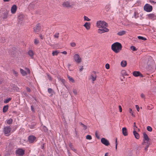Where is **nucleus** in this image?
Listing matches in <instances>:
<instances>
[{"mask_svg":"<svg viewBox=\"0 0 156 156\" xmlns=\"http://www.w3.org/2000/svg\"><path fill=\"white\" fill-rule=\"evenodd\" d=\"M122 48L121 44L118 42L113 43L111 46L112 50L116 53H119L121 50Z\"/></svg>","mask_w":156,"mask_h":156,"instance_id":"f257e3e1","label":"nucleus"},{"mask_svg":"<svg viewBox=\"0 0 156 156\" xmlns=\"http://www.w3.org/2000/svg\"><path fill=\"white\" fill-rule=\"evenodd\" d=\"M11 128L10 126H5L3 128V132L6 136H8L10 135Z\"/></svg>","mask_w":156,"mask_h":156,"instance_id":"f03ea898","label":"nucleus"},{"mask_svg":"<svg viewBox=\"0 0 156 156\" xmlns=\"http://www.w3.org/2000/svg\"><path fill=\"white\" fill-rule=\"evenodd\" d=\"M107 23L104 21H98L96 23V26L98 28H103L107 27Z\"/></svg>","mask_w":156,"mask_h":156,"instance_id":"7ed1b4c3","label":"nucleus"},{"mask_svg":"<svg viewBox=\"0 0 156 156\" xmlns=\"http://www.w3.org/2000/svg\"><path fill=\"white\" fill-rule=\"evenodd\" d=\"M152 6L148 4H146L144 7V10L147 12H150L152 10Z\"/></svg>","mask_w":156,"mask_h":156,"instance_id":"20e7f679","label":"nucleus"},{"mask_svg":"<svg viewBox=\"0 0 156 156\" xmlns=\"http://www.w3.org/2000/svg\"><path fill=\"white\" fill-rule=\"evenodd\" d=\"M73 58L75 61L77 63H80L82 61L81 58L80 57L79 55L78 54L74 55Z\"/></svg>","mask_w":156,"mask_h":156,"instance_id":"39448f33","label":"nucleus"},{"mask_svg":"<svg viewBox=\"0 0 156 156\" xmlns=\"http://www.w3.org/2000/svg\"><path fill=\"white\" fill-rule=\"evenodd\" d=\"M25 153V151L22 148H19L16 151V154L18 156H23Z\"/></svg>","mask_w":156,"mask_h":156,"instance_id":"423d86ee","label":"nucleus"},{"mask_svg":"<svg viewBox=\"0 0 156 156\" xmlns=\"http://www.w3.org/2000/svg\"><path fill=\"white\" fill-rule=\"evenodd\" d=\"M143 142L142 143V144H144L146 142L145 141H146L147 142H148V141L149 140V139L147 135V134L145 133L144 132L143 133Z\"/></svg>","mask_w":156,"mask_h":156,"instance_id":"0eeeda50","label":"nucleus"},{"mask_svg":"<svg viewBox=\"0 0 156 156\" xmlns=\"http://www.w3.org/2000/svg\"><path fill=\"white\" fill-rule=\"evenodd\" d=\"M97 75L96 74V72L95 71L93 72L90 76V78L93 81H94L96 80Z\"/></svg>","mask_w":156,"mask_h":156,"instance_id":"6e6552de","label":"nucleus"},{"mask_svg":"<svg viewBox=\"0 0 156 156\" xmlns=\"http://www.w3.org/2000/svg\"><path fill=\"white\" fill-rule=\"evenodd\" d=\"M107 32V28L106 27L99 28L98 30V32L99 34H102Z\"/></svg>","mask_w":156,"mask_h":156,"instance_id":"1a4fd4ad","label":"nucleus"},{"mask_svg":"<svg viewBox=\"0 0 156 156\" xmlns=\"http://www.w3.org/2000/svg\"><path fill=\"white\" fill-rule=\"evenodd\" d=\"M41 27L39 24H37L36 25L35 27L34 28V31L37 33L40 30Z\"/></svg>","mask_w":156,"mask_h":156,"instance_id":"9d476101","label":"nucleus"},{"mask_svg":"<svg viewBox=\"0 0 156 156\" xmlns=\"http://www.w3.org/2000/svg\"><path fill=\"white\" fill-rule=\"evenodd\" d=\"M17 9V7L16 5H13L11 8V13L13 14L15 13L16 12Z\"/></svg>","mask_w":156,"mask_h":156,"instance_id":"9b49d317","label":"nucleus"},{"mask_svg":"<svg viewBox=\"0 0 156 156\" xmlns=\"http://www.w3.org/2000/svg\"><path fill=\"white\" fill-rule=\"evenodd\" d=\"M36 137L33 136H30L28 137V140L30 143H32L35 141Z\"/></svg>","mask_w":156,"mask_h":156,"instance_id":"f8f14e48","label":"nucleus"},{"mask_svg":"<svg viewBox=\"0 0 156 156\" xmlns=\"http://www.w3.org/2000/svg\"><path fill=\"white\" fill-rule=\"evenodd\" d=\"M133 75L137 77L138 76H140L142 77L143 76L140 73L139 71H134L133 72Z\"/></svg>","mask_w":156,"mask_h":156,"instance_id":"ddd939ff","label":"nucleus"},{"mask_svg":"<svg viewBox=\"0 0 156 156\" xmlns=\"http://www.w3.org/2000/svg\"><path fill=\"white\" fill-rule=\"evenodd\" d=\"M62 5L64 6H65L66 7H71L72 5L68 1L65 2L62 4Z\"/></svg>","mask_w":156,"mask_h":156,"instance_id":"4468645a","label":"nucleus"},{"mask_svg":"<svg viewBox=\"0 0 156 156\" xmlns=\"http://www.w3.org/2000/svg\"><path fill=\"white\" fill-rule=\"evenodd\" d=\"M148 18L150 19H155L156 18V16L153 14H150L147 15Z\"/></svg>","mask_w":156,"mask_h":156,"instance_id":"2eb2a0df","label":"nucleus"},{"mask_svg":"<svg viewBox=\"0 0 156 156\" xmlns=\"http://www.w3.org/2000/svg\"><path fill=\"white\" fill-rule=\"evenodd\" d=\"M122 132L123 134L125 136L127 135V131L126 127H123L122 129Z\"/></svg>","mask_w":156,"mask_h":156,"instance_id":"dca6fc26","label":"nucleus"},{"mask_svg":"<svg viewBox=\"0 0 156 156\" xmlns=\"http://www.w3.org/2000/svg\"><path fill=\"white\" fill-rule=\"evenodd\" d=\"M90 23L86 22L83 25V26L87 30H89L90 28Z\"/></svg>","mask_w":156,"mask_h":156,"instance_id":"f3484780","label":"nucleus"},{"mask_svg":"<svg viewBox=\"0 0 156 156\" xmlns=\"http://www.w3.org/2000/svg\"><path fill=\"white\" fill-rule=\"evenodd\" d=\"M133 135L135 138L137 139H138L140 138V135L136 130H134L133 132Z\"/></svg>","mask_w":156,"mask_h":156,"instance_id":"a211bd4d","label":"nucleus"},{"mask_svg":"<svg viewBox=\"0 0 156 156\" xmlns=\"http://www.w3.org/2000/svg\"><path fill=\"white\" fill-rule=\"evenodd\" d=\"M8 11L7 10L3 13V15L2 16V17L3 19H5L7 18L8 17Z\"/></svg>","mask_w":156,"mask_h":156,"instance_id":"6ab92c4d","label":"nucleus"},{"mask_svg":"<svg viewBox=\"0 0 156 156\" xmlns=\"http://www.w3.org/2000/svg\"><path fill=\"white\" fill-rule=\"evenodd\" d=\"M101 142L103 144L107 146V140L105 139L104 138H102L101 139Z\"/></svg>","mask_w":156,"mask_h":156,"instance_id":"aec40b11","label":"nucleus"},{"mask_svg":"<svg viewBox=\"0 0 156 156\" xmlns=\"http://www.w3.org/2000/svg\"><path fill=\"white\" fill-rule=\"evenodd\" d=\"M28 54L30 56L31 58H33L34 53L33 51L29 50L28 52Z\"/></svg>","mask_w":156,"mask_h":156,"instance_id":"412c9836","label":"nucleus"},{"mask_svg":"<svg viewBox=\"0 0 156 156\" xmlns=\"http://www.w3.org/2000/svg\"><path fill=\"white\" fill-rule=\"evenodd\" d=\"M126 31H121L118 32V33H117V35L120 36H122L123 35L125 34H126Z\"/></svg>","mask_w":156,"mask_h":156,"instance_id":"4be33fe9","label":"nucleus"},{"mask_svg":"<svg viewBox=\"0 0 156 156\" xmlns=\"http://www.w3.org/2000/svg\"><path fill=\"white\" fill-rule=\"evenodd\" d=\"M127 64L126 62L125 61H122L121 63V65L122 67H125Z\"/></svg>","mask_w":156,"mask_h":156,"instance_id":"5701e85b","label":"nucleus"},{"mask_svg":"<svg viewBox=\"0 0 156 156\" xmlns=\"http://www.w3.org/2000/svg\"><path fill=\"white\" fill-rule=\"evenodd\" d=\"M8 107L9 106L8 105L4 106L3 108V112L4 113H5L7 111Z\"/></svg>","mask_w":156,"mask_h":156,"instance_id":"b1692460","label":"nucleus"},{"mask_svg":"<svg viewBox=\"0 0 156 156\" xmlns=\"http://www.w3.org/2000/svg\"><path fill=\"white\" fill-rule=\"evenodd\" d=\"M20 71L23 76H25L27 74L26 72L21 69H20Z\"/></svg>","mask_w":156,"mask_h":156,"instance_id":"393cba45","label":"nucleus"},{"mask_svg":"<svg viewBox=\"0 0 156 156\" xmlns=\"http://www.w3.org/2000/svg\"><path fill=\"white\" fill-rule=\"evenodd\" d=\"M59 52L58 51H53L52 53L53 56L57 55Z\"/></svg>","mask_w":156,"mask_h":156,"instance_id":"a878e982","label":"nucleus"},{"mask_svg":"<svg viewBox=\"0 0 156 156\" xmlns=\"http://www.w3.org/2000/svg\"><path fill=\"white\" fill-rule=\"evenodd\" d=\"M67 77L69 81L72 82V83H74L75 82L73 78L72 77H71V76H69V75L67 76Z\"/></svg>","mask_w":156,"mask_h":156,"instance_id":"bb28decb","label":"nucleus"},{"mask_svg":"<svg viewBox=\"0 0 156 156\" xmlns=\"http://www.w3.org/2000/svg\"><path fill=\"white\" fill-rule=\"evenodd\" d=\"M69 146L72 149V150L73 151H74L75 152L76 151V150L74 148L72 144L71 143H70L69 144Z\"/></svg>","mask_w":156,"mask_h":156,"instance_id":"cd10ccee","label":"nucleus"},{"mask_svg":"<svg viewBox=\"0 0 156 156\" xmlns=\"http://www.w3.org/2000/svg\"><path fill=\"white\" fill-rule=\"evenodd\" d=\"M11 98H9L8 99H6L4 100V102L5 103H8L11 100Z\"/></svg>","mask_w":156,"mask_h":156,"instance_id":"c85d7f7f","label":"nucleus"},{"mask_svg":"<svg viewBox=\"0 0 156 156\" xmlns=\"http://www.w3.org/2000/svg\"><path fill=\"white\" fill-rule=\"evenodd\" d=\"M133 16L136 19L139 17L138 13L136 12H135L134 13Z\"/></svg>","mask_w":156,"mask_h":156,"instance_id":"c756f323","label":"nucleus"},{"mask_svg":"<svg viewBox=\"0 0 156 156\" xmlns=\"http://www.w3.org/2000/svg\"><path fill=\"white\" fill-rule=\"evenodd\" d=\"M12 119H10L7 120V123L9 124H10L12 123Z\"/></svg>","mask_w":156,"mask_h":156,"instance_id":"7c9ffc66","label":"nucleus"},{"mask_svg":"<svg viewBox=\"0 0 156 156\" xmlns=\"http://www.w3.org/2000/svg\"><path fill=\"white\" fill-rule=\"evenodd\" d=\"M138 38L140 40H142L144 41L146 40V38L145 37H143L142 36H139L138 37Z\"/></svg>","mask_w":156,"mask_h":156,"instance_id":"2f4dec72","label":"nucleus"},{"mask_svg":"<svg viewBox=\"0 0 156 156\" xmlns=\"http://www.w3.org/2000/svg\"><path fill=\"white\" fill-rule=\"evenodd\" d=\"M48 92L49 93L51 94V96L53 95V91L52 90L51 88H48Z\"/></svg>","mask_w":156,"mask_h":156,"instance_id":"473e14b6","label":"nucleus"},{"mask_svg":"<svg viewBox=\"0 0 156 156\" xmlns=\"http://www.w3.org/2000/svg\"><path fill=\"white\" fill-rule=\"evenodd\" d=\"M147 129L148 131L150 132L152 131V130L151 127L149 126L147 127Z\"/></svg>","mask_w":156,"mask_h":156,"instance_id":"72a5a7b5","label":"nucleus"},{"mask_svg":"<svg viewBox=\"0 0 156 156\" xmlns=\"http://www.w3.org/2000/svg\"><path fill=\"white\" fill-rule=\"evenodd\" d=\"M95 136L97 139H100V136L98 134V131H96L95 133Z\"/></svg>","mask_w":156,"mask_h":156,"instance_id":"f704fd0d","label":"nucleus"},{"mask_svg":"<svg viewBox=\"0 0 156 156\" xmlns=\"http://www.w3.org/2000/svg\"><path fill=\"white\" fill-rule=\"evenodd\" d=\"M84 20L87 21H90V19H89L88 17L86 16H84Z\"/></svg>","mask_w":156,"mask_h":156,"instance_id":"c9c22d12","label":"nucleus"},{"mask_svg":"<svg viewBox=\"0 0 156 156\" xmlns=\"http://www.w3.org/2000/svg\"><path fill=\"white\" fill-rule=\"evenodd\" d=\"M86 138L89 140H90L92 139V137L90 135H87L86 136Z\"/></svg>","mask_w":156,"mask_h":156,"instance_id":"e433bc0d","label":"nucleus"},{"mask_svg":"<svg viewBox=\"0 0 156 156\" xmlns=\"http://www.w3.org/2000/svg\"><path fill=\"white\" fill-rule=\"evenodd\" d=\"M131 49L133 51H136L137 50L136 48V47L134 46H132L130 47Z\"/></svg>","mask_w":156,"mask_h":156,"instance_id":"4c0bfd02","label":"nucleus"},{"mask_svg":"<svg viewBox=\"0 0 156 156\" xmlns=\"http://www.w3.org/2000/svg\"><path fill=\"white\" fill-rule=\"evenodd\" d=\"M73 92L75 95H77V90L76 89H74L73 90Z\"/></svg>","mask_w":156,"mask_h":156,"instance_id":"58836bf2","label":"nucleus"},{"mask_svg":"<svg viewBox=\"0 0 156 156\" xmlns=\"http://www.w3.org/2000/svg\"><path fill=\"white\" fill-rule=\"evenodd\" d=\"M58 35L59 33H56L55 34V35H54V38H58Z\"/></svg>","mask_w":156,"mask_h":156,"instance_id":"ea45409f","label":"nucleus"},{"mask_svg":"<svg viewBox=\"0 0 156 156\" xmlns=\"http://www.w3.org/2000/svg\"><path fill=\"white\" fill-rule=\"evenodd\" d=\"M147 145L145 147V150L146 151H147V148H148V147L149 145V144H150L149 143V142H147Z\"/></svg>","mask_w":156,"mask_h":156,"instance_id":"a19ab883","label":"nucleus"},{"mask_svg":"<svg viewBox=\"0 0 156 156\" xmlns=\"http://www.w3.org/2000/svg\"><path fill=\"white\" fill-rule=\"evenodd\" d=\"M129 113L132 114V116H134V115L133 114V111H132V109L131 108H130L129 109Z\"/></svg>","mask_w":156,"mask_h":156,"instance_id":"79ce46f5","label":"nucleus"},{"mask_svg":"<svg viewBox=\"0 0 156 156\" xmlns=\"http://www.w3.org/2000/svg\"><path fill=\"white\" fill-rule=\"evenodd\" d=\"M70 44H71V46L73 47H75L76 45V43L74 42L71 43Z\"/></svg>","mask_w":156,"mask_h":156,"instance_id":"37998d69","label":"nucleus"},{"mask_svg":"<svg viewBox=\"0 0 156 156\" xmlns=\"http://www.w3.org/2000/svg\"><path fill=\"white\" fill-rule=\"evenodd\" d=\"M39 41L38 40H37V39H34V42L35 44H37L39 43Z\"/></svg>","mask_w":156,"mask_h":156,"instance_id":"c03bdc74","label":"nucleus"},{"mask_svg":"<svg viewBox=\"0 0 156 156\" xmlns=\"http://www.w3.org/2000/svg\"><path fill=\"white\" fill-rule=\"evenodd\" d=\"M43 129L44 132H46L48 130L47 128L44 126H43Z\"/></svg>","mask_w":156,"mask_h":156,"instance_id":"a18cd8bd","label":"nucleus"},{"mask_svg":"<svg viewBox=\"0 0 156 156\" xmlns=\"http://www.w3.org/2000/svg\"><path fill=\"white\" fill-rule=\"evenodd\" d=\"M137 128V127L136 126V123L134 122V123L133 125V129L134 130H135L136 128Z\"/></svg>","mask_w":156,"mask_h":156,"instance_id":"49530a36","label":"nucleus"},{"mask_svg":"<svg viewBox=\"0 0 156 156\" xmlns=\"http://www.w3.org/2000/svg\"><path fill=\"white\" fill-rule=\"evenodd\" d=\"M119 112H122V108L121 106L120 105H119Z\"/></svg>","mask_w":156,"mask_h":156,"instance_id":"de8ad7c7","label":"nucleus"},{"mask_svg":"<svg viewBox=\"0 0 156 156\" xmlns=\"http://www.w3.org/2000/svg\"><path fill=\"white\" fill-rule=\"evenodd\" d=\"M48 78V79L50 81H51L52 80V78L51 76L49 75H47Z\"/></svg>","mask_w":156,"mask_h":156,"instance_id":"09e8293b","label":"nucleus"},{"mask_svg":"<svg viewBox=\"0 0 156 156\" xmlns=\"http://www.w3.org/2000/svg\"><path fill=\"white\" fill-rule=\"evenodd\" d=\"M117 139H116L115 140V149L116 150L117 149Z\"/></svg>","mask_w":156,"mask_h":156,"instance_id":"8fccbe9b","label":"nucleus"},{"mask_svg":"<svg viewBox=\"0 0 156 156\" xmlns=\"http://www.w3.org/2000/svg\"><path fill=\"white\" fill-rule=\"evenodd\" d=\"M27 91L28 92H30L31 91L30 89L28 87L26 88Z\"/></svg>","mask_w":156,"mask_h":156,"instance_id":"3c124183","label":"nucleus"},{"mask_svg":"<svg viewBox=\"0 0 156 156\" xmlns=\"http://www.w3.org/2000/svg\"><path fill=\"white\" fill-rule=\"evenodd\" d=\"M136 108L137 111L139 112V107L138 105H136Z\"/></svg>","mask_w":156,"mask_h":156,"instance_id":"603ef678","label":"nucleus"},{"mask_svg":"<svg viewBox=\"0 0 156 156\" xmlns=\"http://www.w3.org/2000/svg\"><path fill=\"white\" fill-rule=\"evenodd\" d=\"M31 109L32 111V112H34V107L33 106H31Z\"/></svg>","mask_w":156,"mask_h":156,"instance_id":"864d4df0","label":"nucleus"},{"mask_svg":"<svg viewBox=\"0 0 156 156\" xmlns=\"http://www.w3.org/2000/svg\"><path fill=\"white\" fill-rule=\"evenodd\" d=\"M13 73L16 76H17V73L15 71H13Z\"/></svg>","mask_w":156,"mask_h":156,"instance_id":"5fc2aeb1","label":"nucleus"},{"mask_svg":"<svg viewBox=\"0 0 156 156\" xmlns=\"http://www.w3.org/2000/svg\"><path fill=\"white\" fill-rule=\"evenodd\" d=\"M81 124L83 126V127H84V129H87V126H86L84 125L83 124H82V123H81Z\"/></svg>","mask_w":156,"mask_h":156,"instance_id":"6e6d98bb","label":"nucleus"},{"mask_svg":"<svg viewBox=\"0 0 156 156\" xmlns=\"http://www.w3.org/2000/svg\"><path fill=\"white\" fill-rule=\"evenodd\" d=\"M141 97L142 98H144L145 97V95L144 94L142 93L141 94Z\"/></svg>","mask_w":156,"mask_h":156,"instance_id":"4d7b16f0","label":"nucleus"},{"mask_svg":"<svg viewBox=\"0 0 156 156\" xmlns=\"http://www.w3.org/2000/svg\"><path fill=\"white\" fill-rule=\"evenodd\" d=\"M62 53L63 54L66 55L67 53V52L66 51H64L62 52Z\"/></svg>","mask_w":156,"mask_h":156,"instance_id":"13d9d810","label":"nucleus"},{"mask_svg":"<svg viewBox=\"0 0 156 156\" xmlns=\"http://www.w3.org/2000/svg\"><path fill=\"white\" fill-rule=\"evenodd\" d=\"M26 69L27 70V72L28 73H30V70L28 69H27V68H26Z\"/></svg>","mask_w":156,"mask_h":156,"instance_id":"bf43d9fd","label":"nucleus"},{"mask_svg":"<svg viewBox=\"0 0 156 156\" xmlns=\"http://www.w3.org/2000/svg\"><path fill=\"white\" fill-rule=\"evenodd\" d=\"M83 69V66H82L81 68L80 69V71H81Z\"/></svg>","mask_w":156,"mask_h":156,"instance_id":"052dcab7","label":"nucleus"},{"mask_svg":"<svg viewBox=\"0 0 156 156\" xmlns=\"http://www.w3.org/2000/svg\"><path fill=\"white\" fill-rule=\"evenodd\" d=\"M150 2H151L153 3H156V2H155L154 1L150 0Z\"/></svg>","mask_w":156,"mask_h":156,"instance_id":"680f3d73","label":"nucleus"},{"mask_svg":"<svg viewBox=\"0 0 156 156\" xmlns=\"http://www.w3.org/2000/svg\"><path fill=\"white\" fill-rule=\"evenodd\" d=\"M75 135L76 136H77V131L76 130L75 131Z\"/></svg>","mask_w":156,"mask_h":156,"instance_id":"e2e57ef3","label":"nucleus"},{"mask_svg":"<svg viewBox=\"0 0 156 156\" xmlns=\"http://www.w3.org/2000/svg\"><path fill=\"white\" fill-rule=\"evenodd\" d=\"M40 37L42 39H43V37L41 35H40Z\"/></svg>","mask_w":156,"mask_h":156,"instance_id":"0e129e2a","label":"nucleus"},{"mask_svg":"<svg viewBox=\"0 0 156 156\" xmlns=\"http://www.w3.org/2000/svg\"><path fill=\"white\" fill-rule=\"evenodd\" d=\"M30 128L31 129H33L34 128V127L33 126H30Z\"/></svg>","mask_w":156,"mask_h":156,"instance_id":"69168bd1","label":"nucleus"},{"mask_svg":"<svg viewBox=\"0 0 156 156\" xmlns=\"http://www.w3.org/2000/svg\"><path fill=\"white\" fill-rule=\"evenodd\" d=\"M10 0H4V1L5 2H8Z\"/></svg>","mask_w":156,"mask_h":156,"instance_id":"338daca9","label":"nucleus"},{"mask_svg":"<svg viewBox=\"0 0 156 156\" xmlns=\"http://www.w3.org/2000/svg\"><path fill=\"white\" fill-rule=\"evenodd\" d=\"M105 68L107 69V63L105 65Z\"/></svg>","mask_w":156,"mask_h":156,"instance_id":"774afa93","label":"nucleus"}]
</instances>
